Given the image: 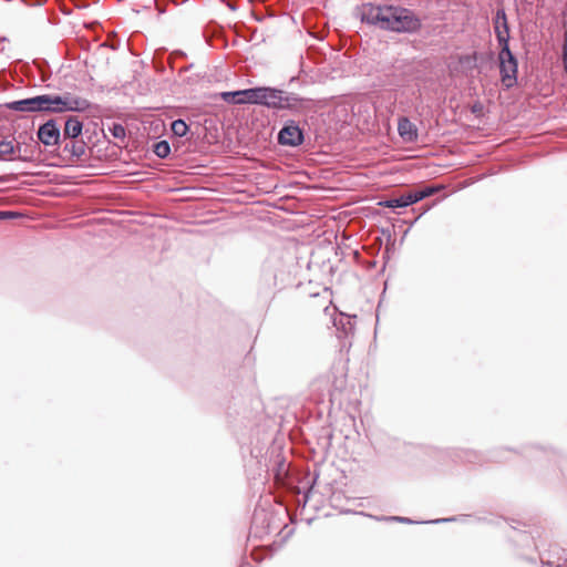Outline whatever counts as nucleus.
Wrapping results in <instances>:
<instances>
[{"label":"nucleus","mask_w":567,"mask_h":567,"mask_svg":"<svg viewBox=\"0 0 567 567\" xmlns=\"http://www.w3.org/2000/svg\"><path fill=\"white\" fill-rule=\"evenodd\" d=\"M262 411L261 401L251 395H233L227 406V420L233 430L234 435L240 446V453L245 461V467L252 465H265L268 467L267 458L264 456L265 446L257 444L252 446V441L249 443L246 440L247 434H252L257 425V417Z\"/></svg>","instance_id":"nucleus-1"},{"label":"nucleus","mask_w":567,"mask_h":567,"mask_svg":"<svg viewBox=\"0 0 567 567\" xmlns=\"http://www.w3.org/2000/svg\"><path fill=\"white\" fill-rule=\"evenodd\" d=\"M507 451L513 452L542 465L543 463L553 464L556 467L555 476L560 477L567 484V453L549 444L526 443L519 447L499 446L488 451L492 460L502 458L501 453Z\"/></svg>","instance_id":"nucleus-2"},{"label":"nucleus","mask_w":567,"mask_h":567,"mask_svg":"<svg viewBox=\"0 0 567 567\" xmlns=\"http://www.w3.org/2000/svg\"><path fill=\"white\" fill-rule=\"evenodd\" d=\"M267 95L265 107L274 113L288 112L293 116L307 117L316 107L313 99L279 86L268 85Z\"/></svg>","instance_id":"nucleus-3"},{"label":"nucleus","mask_w":567,"mask_h":567,"mask_svg":"<svg viewBox=\"0 0 567 567\" xmlns=\"http://www.w3.org/2000/svg\"><path fill=\"white\" fill-rule=\"evenodd\" d=\"M99 107L71 92L38 94V114L86 113Z\"/></svg>","instance_id":"nucleus-4"},{"label":"nucleus","mask_w":567,"mask_h":567,"mask_svg":"<svg viewBox=\"0 0 567 567\" xmlns=\"http://www.w3.org/2000/svg\"><path fill=\"white\" fill-rule=\"evenodd\" d=\"M63 138V153L72 159H80L86 154L87 142L84 134H89L90 128L84 127V122L79 116L70 115L64 120L61 127Z\"/></svg>","instance_id":"nucleus-5"},{"label":"nucleus","mask_w":567,"mask_h":567,"mask_svg":"<svg viewBox=\"0 0 567 567\" xmlns=\"http://www.w3.org/2000/svg\"><path fill=\"white\" fill-rule=\"evenodd\" d=\"M398 6L377 2H363L357 7L361 23L390 32Z\"/></svg>","instance_id":"nucleus-6"},{"label":"nucleus","mask_w":567,"mask_h":567,"mask_svg":"<svg viewBox=\"0 0 567 567\" xmlns=\"http://www.w3.org/2000/svg\"><path fill=\"white\" fill-rule=\"evenodd\" d=\"M498 70L501 83L506 91L518 85L519 61L517 55L512 51L511 44L503 41V45H498Z\"/></svg>","instance_id":"nucleus-7"},{"label":"nucleus","mask_w":567,"mask_h":567,"mask_svg":"<svg viewBox=\"0 0 567 567\" xmlns=\"http://www.w3.org/2000/svg\"><path fill=\"white\" fill-rule=\"evenodd\" d=\"M268 85H256L246 89L224 91L219 93L220 99L230 105H258L266 106Z\"/></svg>","instance_id":"nucleus-8"},{"label":"nucleus","mask_w":567,"mask_h":567,"mask_svg":"<svg viewBox=\"0 0 567 567\" xmlns=\"http://www.w3.org/2000/svg\"><path fill=\"white\" fill-rule=\"evenodd\" d=\"M295 118H287L282 122L280 130L276 135L278 145L290 148H298L306 143L307 133L305 125Z\"/></svg>","instance_id":"nucleus-9"},{"label":"nucleus","mask_w":567,"mask_h":567,"mask_svg":"<svg viewBox=\"0 0 567 567\" xmlns=\"http://www.w3.org/2000/svg\"><path fill=\"white\" fill-rule=\"evenodd\" d=\"M38 142L45 147L53 148L52 154L63 153V138L61 125L56 117H49L40 123L35 132Z\"/></svg>","instance_id":"nucleus-10"},{"label":"nucleus","mask_w":567,"mask_h":567,"mask_svg":"<svg viewBox=\"0 0 567 567\" xmlns=\"http://www.w3.org/2000/svg\"><path fill=\"white\" fill-rule=\"evenodd\" d=\"M393 21L390 32L398 34H415L419 33L423 27L421 18L414 10L402 6H398Z\"/></svg>","instance_id":"nucleus-11"},{"label":"nucleus","mask_w":567,"mask_h":567,"mask_svg":"<svg viewBox=\"0 0 567 567\" xmlns=\"http://www.w3.org/2000/svg\"><path fill=\"white\" fill-rule=\"evenodd\" d=\"M331 319L332 324L336 328V336L340 343V351H349V349L352 347V339L357 324V315L339 312Z\"/></svg>","instance_id":"nucleus-12"},{"label":"nucleus","mask_w":567,"mask_h":567,"mask_svg":"<svg viewBox=\"0 0 567 567\" xmlns=\"http://www.w3.org/2000/svg\"><path fill=\"white\" fill-rule=\"evenodd\" d=\"M494 33L498 45H503V41L511 44V28L504 7L497 8L493 18Z\"/></svg>","instance_id":"nucleus-13"},{"label":"nucleus","mask_w":567,"mask_h":567,"mask_svg":"<svg viewBox=\"0 0 567 567\" xmlns=\"http://www.w3.org/2000/svg\"><path fill=\"white\" fill-rule=\"evenodd\" d=\"M203 37L206 43L212 48L226 49L228 47L223 27L215 21H209L205 25Z\"/></svg>","instance_id":"nucleus-14"},{"label":"nucleus","mask_w":567,"mask_h":567,"mask_svg":"<svg viewBox=\"0 0 567 567\" xmlns=\"http://www.w3.org/2000/svg\"><path fill=\"white\" fill-rule=\"evenodd\" d=\"M398 134L405 143H415L419 140V128L406 116L398 118Z\"/></svg>","instance_id":"nucleus-15"},{"label":"nucleus","mask_w":567,"mask_h":567,"mask_svg":"<svg viewBox=\"0 0 567 567\" xmlns=\"http://www.w3.org/2000/svg\"><path fill=\"white\" fill-rule=\"evenodd\" d=\"M4 107L17 113H38V95L7 102Z\"/></svg>","instance_id":"nucleus-16"},{"label":"nucleus","mask_w":567,"mask_h":567,"mask_svg":"<svg viewBox=\"0 0 567 567\" xmlns=\"http://www.w3.org/2000/svg\"><path fill=\"white\" fill-rule=\"evenodd\" d=\"M436 187L434 186H425V187H422V188H419L416 190H412L408 194H403L404 196V200L409 206H412L427 197H430L431 195H433L435 192H436Z\"/></svg>","instance_id":"nucleus-17"},{"label":"nucleus","mask_w":567,"mask_h":567,"mask_svg":"<svg viewBox=\"0 0 567 567\" xmlns=\"http://www.w3.org/2000/svg\"><path fill=\"white\" fill-rule=\"evenodd\" d=\"M30 144L25 145L22 150L21 145L17 147L18 155L13 157V159H18L21 162H32L34 157V152L39 147L38 144H34V140L32 135H29Z\"/></svg>","instance_id":"nucleus-18"},{"label":"nucleus","mask_w":567,"mask_h":567,"mask_svg":"<svg viewBox=\"0 0 567 567\" xmlns=\"http://www.w3.org/2000/svg\"><path fill=\"white\" fill-rule=\"evenodd\" d=\"M379 205L381 207L391 209L394 214H399L400 213L399 209L408 207L403 195L394 197V198L381 199L379 202Z\"/></svg>","instance_id":"nucleus-19"},{"label":"nucleus","mask_w":567,"mask_h":567,"mask_svg":"<svg viewBox=\"0 0 567 567\" xmlns=\"http://www.w3.org/2000/svg\"><path fill=\"white\" fill-rule=\"evenodd\" d=\"M152 152L161 159L169 157L172 153L171 144L167 140H159L152 144Z\"/></svg>","instance_id":"nucleus-20"},{"label":"nucleus","mask_w":567,"mask_h":567,"mask_svg":"<svg viewBox=\"0 0 567 567\" xmlns=\"http://www.w3.org/2000/svg\"><path fill=\"white\" fill-rule=\"evenodd\" d=\"M172 134L175 137H184L190 132L189 124L183 118L174 120L171 124Z\"/></svg>","instance_id":"nucleus-21"},{"label":"nucleus","mask_w":567,"mask_h":567,"mask_svg":"<svg viewBox=\"0 0 567 567\" xmlns=\"http://www.w3.org/2000/svg\"><path fill=\"white\" fill-rule=\"evenodd\" d=\"M458 63L466 70L472 71L478 68V53L462 54L458 56Z\"/></svg>","instance_id":"nucleus-22"},{"label":"nucleus","mask_w":567,"mask_h":567,"mask_svg":"<svg viewBox=\"0 0 567 567\" xmlns=\"http://www.w3.org/2000/svg\"><path fill=\"white\" fill-rule=\"evenodd\" d=\"M519 532V538L517 539L525 546H529L530 543H535L536 538L540 537V530L539 528H534L530 530H518ZM537 547V545H535Z\"/></svg>","instance_id":"nucleus-23"},{"label":"nucleus","mask_w":567,"mask_h":567,"mask_svg":"<svg viewBox=\"0 0 567 567\" xmlns=\"http://www.w3.org/2000/svg\"><path fill=\"white\" fill-rule=\"evenodd\" d=\"M107 131L115 140H120V141L124 142L127 137L126 127L120 122H112L107 126Z\"/></svg>","instance_id":"nucleus-24"},{"label":"nucleus","mask_w":567,"mask_h":567,"mask_svg":"<svg viewBox=\"0 0 567 567\" xmlns=\"http://www.w3.org/2000/svg\"><path fill=\"white\" fill-rule=\"evenodd\" d=\"M377 520H384V522H396L401 524H408V525H414V524H423V520H414L410 517L405 516H375Z\"/></svg>","instance_id":"nucleus-25"},{"label":"nucleus","mask_w":567,"mask_h":567,"mask_svg":"<svg viewBox=\"0 0 567 567\" xmlns=\"http://www.w3.org/2000/svg\"><path fill=\"white\" fill-rule=\"evenodd\" d=\"M17 147L12 141L1 140L0 141V159H4L7 156L14 155Z\"/></svg>","instance_id":"nucleus-26"},{"label":"nucleus","mask_w":567,"mask_h":567,"mask_svg":"<svg viewBox=\"0 0 567 567\" xmlns=\"http://www.w3.org/2000/svg\"><path fill=\"white\" fill-rule=\"evenodd\" d=\"M561 66L567 76V21L565 22L564 38L561 43Z\"/></svg>","instance_id":"nucleus-27"},{"label":"nucleus","mask_w":567,"mask_h":567,"mask_svg":"<svg viewBox=\"0 0 567 567\" xmlns=\"http://www.w3.org/2000/svg\"><path fill=\"white\" fill-rule=\"evenodd\" d=\"M471 113H473L476 117H481L484 114V104L476 100L470 107Z\"/></svg>","instance_id":"nucleus-28"},{"label":"nucleus","mask_w":567,"mask_h":567,"mask_svg":"<svg viewBox=\"0 0 567 567\" xmlns=\"http://www.w3.org/2000/svg\"><path fill=\"white\" fill-rule=\"evenodd\" d=\"M21 216V213L17 210H0V219L11 220L17 219Z\"/></svg>","instance_id":"nucleus-29"},{"label":"nucleus","mask_w":567,"mask_h":567,"mask_svg":"<svg viewBox=\"0 0 567 567\" xmlns=\"http://www.w3.org/2000/svg\"><path fill=\"white\" fill-rule=\"evenodd\" d=\"M261 520V523L264 524L266 522V514L264 513V511H261L260 513L257 512V509L254 512V515H252V524H251V527H250V533L252 532V529L257 526V523Z\"/></svg>","instance_id":"nucleus-30"},{"label":"nucleus","mask_w":567,"mask_h":567,"mask_svg":"<svg viewBox=\"0 0 567 567\" xmlns=\"http://www.w3.org/2000/svg\"><path fill=\"white\" fill-rule=\"evenodd\" d=\"M313 485H310L308 488H303L299 493L302 495L301 505L305 507L309 502L312 494Z\"/></svg>","instance_id":"nucleus-31"},{"label":"nucleus","mask_w":567,"mask_h":567,"mask_svg":"<svg viewBox=\"0 0 567 567\" xmlns=\"http://www.w3.org/2000/svg\"><path fill=\"white\" fill-rule=\"evenodd\" d=\"M446 523H452L451 516L423 520V524H431V525H439V524H446Z\"/></svg>","instance_id":"nucleus-32"},{"label":"nucleus","mask_w":567,"mask_h":567,"mask_svg":"<svg viewBox=\"0 0 567 567\" xmlns=\"http://www.w3.org/2000/svg\"><path fill=\"white\" fill-rule=\"evenodd\" d=\"M187 54L183 50H175L171 53L169 63L173 65V59L182 60L185 59Z\"/></svg>","instance_id":"nucleus-33"},{"label":"nucleus","mask_w":567,"mask_h":567,"mask_svg":"<svg viewBox=\"0 0 567 567\" xmlns=\"http://www.w3.org/2000/svg\"><path fill=\"white\" fill-rule=\"evenodd\" d=\"M470 517H472V515L461 514V515L451 516V519H452V523L453 522L466 523Z\"/></svg>","instance_id":"nucleus-34"},{"label":"nucleus","mask_w":567,"mask_h":567,"mask_svg":"<svg viewBox=\"0 0 567 567\" xmlns=\"http://www.w3.org/2000/svg\"><path fill=\"white\" fill-rule=\"evenodd\" d=\"M96 127H97V125L94 123L93 132L90 131L89 134H85L86 135V140L85 141L87 143H93V137L97 136Z\"/></svg>","instance_id":"nucleus-35"},{"label":"nucleus","mask_w":567,"mask_h":567,"mask_svg":"<svg viewBox=\"0 0 567 567\" xmlns=\"http://www.w3.org/2000/svg\"><path fill=\"white\" fill-rule=\"evenodd\" d=\"M295 83H298L299 86H301V84L306 83V81H300V79L298 76H291L288 82V85L293 86Z\"/></svg>","instance_id":"nucleus-36"},{"label":"nucleus","mask_w":567,"mask_h":567,"mask_svg":"<svg viewBox=\"0 0 567 567\" xmlns=\"http://www.w3.org/2000/svg\"><path fill=\"white\" fill-rule=\"evenodd\" d=\"M193 68H194V63H188L185 66H183L182 69H179L178 74L182 75L183 73L190 71Z\"/></svg>","instance_id":"nucleus-37"},{"label":"nucleus","mask_w":567,"mask_h":567,"mask_svg":"<svg viewBox=\"0 0 567 567\" xmlns=\"http://www.w3.org/2000/svg\"><path fill=\"white\" fill-rule=\"evenodd\" d=\"M280 450H281V447H280V446H276V445L268 446V447L266 449V455L268 454V452H269V451H270V452H271V454L274 455V454H276V453H277L278 451H280Z\"/></svg>","instance_id":"nucleus-38"},{"label":"nucleus","mask_w":567,"mask_h":567,"mask_svg":"<svg viewBox=\"0 0 567 567\" xmlns=\"http://www.w3.org/2000/svg\"><path fill=\"white\" fill-rule=\"evenodd\" d=\"M284 464H285V457L281 456L278 461H276L277 470L280 471L282 468Z\"/></svg>","instance_id":"nucleus-39"},{"label":"nucleus","mask_w":567,"mask_h":567,"mask_svg":"<svg viewBox=\"0 0 567 567\" xmlns=\"http://www.w3.org/2000/svg\"><path fill=\"white\" fill-rule=\"evenodd\" d=\"M239 567H254L248 560L245 558L241 560Z\"/></svg>","instance_id":"nucleus-40"},{"label":"nucleus","mask_w":567,"mask_h":567,"mask_svg":"<svg viewBox=\"0 0 567 567\" xmlns=\"http://www.w3.org/2000/svg\"><path fill=\"white\" fill-rule=\"evenodd\" d=\"M421 217V215H419L417 217H415L414 219H412L409 224V228H411L417 220L419 218Z\"/></svg>","instance_id":"nucleus-41"},{"label":"nucleus","mask_w":567,"mask_h":567,"mask_svg":"<svg viewBox=\"0 0 567 567\" xmlns=\"http://www.w3.org/2000/svg\"><path fill=\"white\" fill-rule=\"evenodd\" d=\"M543 565L548 567H556L557 564H554L553 561L548 560L546 563H543Z\"/></svg>","instance_id":"nucleus-42"},{"label":"nucleus","mask_w":567,"mask_h":567,"mask_svg":"<svg viewBox=\"0 0 567 567\" xmlns=\"http://www.w3.org/2000/svg\"><path fill=\"white\" fill-rule=\"evenodd\" d=\"M102 138L105 140L109 144H111V141L104 131H102Z\"/></svg>","instance_id":"nucleus-43"},{"label":"nucleus","mask_w":567,"mask_h":567,"mask_svg":"<svg viewBox=\"0 0 567 567\" xmlns=\"http://www.w3.org/2000/svg\"><path fill=\"white\" fill-rule=\"evenodd\" d=\"M292 534H293V529H290V530L286 534V536L284 537V539H282V540H284V542H285V540H287V538H289Z\"/></svg>","instance_id":"nucleus-44"},{"label":"nucleus","mask_w":567,"mask_h":567,"mask_svg":"<svg viewBox=\"0 0 567 567\" xmlns=\"http://www.w3.org/2000/svg\"><path fill=\"white\" fill-rule=\"evenodd\" d=\"M8 38L6 35H0V43L7 42Z\"/></svg>","instance_id":"nucleus-45"},{"label":"nucleus","mask_w":567,"mask_h":567,"mask_svg":"<svg viewBox=\"0 0 567 567\" xmlns=\"http://www.w3.org/2000/svg\"><path fill=\"white\" fill-rule=\"evenodd\" d=\"M186 82H187L188 84H193L195 81L193 80V76H188V78L186 79Z\"/></svg>","instance_id":"nucleus-46"},{"label":"nucleus","mask_w":567,"mask_h":567,"mask_svg":"<svg viewBox=\"0 0 567 567\" xmlns=\"http://www.w3.org/2000/svg\"><path fill=\"white\" fill-rule=\"evenodd\" d=\"M254 536L258 537V538H261L262 537V533L254 532Z\"/></svg>","instance_id":"nucleus-47"},{"label":"nucleus","mask_w":567,"mask_h":567,"mask_svg":"<svg viewBox=\"0 0 567 567\" xmlns=\"http://www.w3.org/2000/svg\"><path fill=\"white\" fill-rule=\"evenodd\" d=\"M360 514H361V515H363V516H369V517H373L372 515H370V514H367V513H364V512H360Z\"/></svg>","instance_id":"nucleus-48"},{"label":"nucleus","mask_w":567,"mask_h":567,"mask_svg":"<svg viewBox=\"0 0 567 567\" xmlns=\"http://www.w3.org/2000/svg\"><path fill=\"white\" fill-rule=\"evenodd\" d=\"M488 60H493V53H491L487 58H486V61Z\"/></svg>","instance_id":"nucleus-49"},{"label":"nucleus","mask_w":567,"mask_h":567,"mask_svg":"<svg viewBox=\"0 0 567 567\" xmlns=\"http://www.w3.org/2000/svg\"><path fill=\"white\" fill-rule=\"evenodd\" d=\"M228 7H229L230 10H236L235 6L229 4Z\"/></svg>","instance_id":"nucleus-50"},{"label":"nucleus","mask_w":567,"mask_h":567,"mask_svg":"<svg viewBox=\"0 0 567 567\" xmlns=\"http://www.w3.org/2000/svg\"><path fill=\"white\" fill-rule=\"evenodd\" d=\"M477 520H478V522H483V520H486V518L477 517Z\"/></svg>","instance_id":"nucleus-51"},{"label":"nucleus","mask_w":567,"mask_h":567,"mask_svg":"<svg viewBox=\"0 0 567 567\" xmlns=\"http://www.w3.org/2000/svg\"><path fill=\"white\" fill-rule=\"evenodd\" d=\"M563 565L567 567V558L564 559Z\"/></svg>","instance_id":"nucleus-52"},{"label":"nucleus","mask_w":567,"mask_h":567,"mask_svg":"<svg viewBox=\"0 0 567 567\" xmlns=\"http://www.w3.org/2000/svg\"><path fill=\"white\" fill-rule=\"evenodd\" d=\"M264 533L269 534V525H267V530H265Z\"/></svg>","instance_id":"nucleus-53"},{"label":"nucleus","mask_w":567,"mask_h":567,"mask_svg":"<svg viewBox=\"0 0 567 567\" xmlns=\"http://www.w3.org/2000/svg\"><path fill=\"white\" fill-rule=\"evenodd\" d=\"M0 182H2V178L0 177Z\"/></svg>","instance_id":"nucleus-54"},{"label":"nucleus","mask_w":567,"mask_h":567,"mask_svg":"<svg viewBox=\"0 0 567 567\" xmlns=\"http://www.w3.org/2000/svg\"><path fill=\"white\" fill-rule=\"evenodd\" d=\"M0 51H3V49H0Z\"/></svg>","instance_id":"nucleus-55"}]
</instances>
